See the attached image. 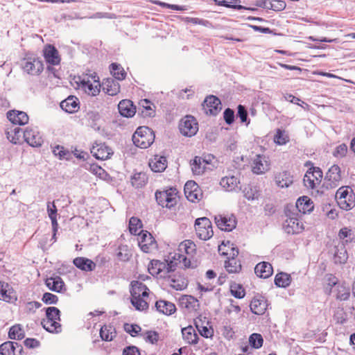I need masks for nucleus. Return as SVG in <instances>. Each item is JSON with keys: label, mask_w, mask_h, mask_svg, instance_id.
Wrapping results in <instances>:
<instances>
[{"label": "nucleus", "mask_w": 355, "mask_h": 355, "mask_svg": "<svg viewBox=\"0 0 355 355\" xmlns=\"http://www.w3.org/2000/svg\"><path fill=\"white\" fill-rule=\"evenodd\" d=\"M131 303L137 310L144 311L148 309V304L146 298L148 297V288L139 281L131 282Z\"/></svg>", "instance_id": "1"}, {"label": "nucleus", "mask_w": 355, "mask_h": 355, "mask_svg": "<svg viewBox=\"0 0 355 355\" xmlns=\"http://www.w3.org/2000/svg\"><path fill=\"white\" fill-rule=\"evenodd\" d=\"M155 140V134L153 131L146 127L141 126L137 129L132 135V141L134 144L141 148H147L151 146Z\"/></svg>", "instance_id": "2"}, {"label": "nucleus", "mask_w": 355, "mask_h": 355, "mask_svg": "<svg viewBox=\"0 0 355 355\" xmlns=\"http://www.w3.org/2000/svg\"><path fill=\"white\" fill-rule=\"evenodd\" d=\"M155 198L157 203L166 208H171L177 203V191L174 188L155 193Z\"/></svg>", "instance_id": "3"}, {"label": "nucleus", "mask_w": 355, "mask_h": 355, "mask_svg": "<svg viewBox=\"0 0 355 355\" xmlns=\"http://www.w3.org/2000/svg\"><path fill=\"white\" fill-rule=\"evenodd\" d=\"M195 230L198 238L204 241L209 239L214 234L211 223L207 217L199 218L196 220Z\"/></svg>", "instance_id": "4"}, {"label": "nucleus", "mask_w": 355, "mask_h": 355, "mask_svg": "<svg viewBox=\"0 0 355 355\" xmlns=\"http://www.w3.org/2000/svg\"><path fill=\"white\" fill-rule=\"evenodd\" d=\"M20 66L24 72L31 76H38L44 69L42 62L37 58H24Z\"/></svg>", "instance_id": "5"}, {"label": "nucleus", "mask_w": 355, "mask_h": 355, "mask_svg": "<svg viewBox=\"0 0 355 355\" xmlns=\"http://www.w3.org/2000/svg\"><path fill=\"white\" fill-rule=\"evenodd\" d=\"M270 162L269 158L263 155H256L251 162V168L253 173L262 175L270 170Z\"/></svg>", "instance_id": "6"}, {"label": "nucleus", "mask_w": 355, "mask_h": 355, "mask_svg": "<svg viewBox=\"0 0 355 355\" xmlns=\"http://www.w3.org/2000/svg\"><path fill=\"white\" fill-rule=\"evenodd\" d=\"M179 128L183 135L192 137L198 130V123L193 116L187 115L180 121Z\"/></svg>", "instance_id": "7"}, {"label": "nucleus", "mask_w": 355, "mask_h": 355, "mask_svg": "<svg viewBox=\"0 0 355 355\" xmlns=\"http://www.w3.org/2000/svg\"><path fill=\"white\" fill-rule=\"evenodd\" d=\"M340 180V168L338 165L334 164L328 170L324 180L323 186L327 189H334L339 185Z\"/></svg>", "instance_id": "8"}, {"label": "nucleus", "mask_w": 355, "mask_h": 355, "mask_svg": "<svg viewBox=\"0 0 355 355\" xmlns=\"http://www.w3.org/2000/svg\"><path fill=\"white\" fill-rule=\"evenodd\" d=\"M322 178V172L320 168H310L305 174L303 182L304 185L309 189H313L318 184Z\"/></svg>", "instance_id": "9"}, {"label": "nucleus", "mask_w": 355, "mask_h": 355, "mask_svg": "<svg viewBox=\"0 0 355 355\" xmlns=\"http://www.w3.org/2000/svg\"><path fill=\"white\" fill-rule=\"evenodd\" d=\"M202 107L205 114L216 115L221 110V103L215 96H209L205 99Z\"/></svg>", "instance_id": "10"}, {"label": "nucleus", "mask_w": 355, "mask_h": 355, "mask_svg": "<svg viewBox=\"0 0 355 355\" xmlns=\"http://www.w3.org/2000/svg\"><path fill=\"white\" fill-rule=\"evenodd\" d=\"M148 271L152 275H160V277L166 278V275L171 272L168 270L166 260L164 262L159 260H153L148 266Z\"/></svg>", "instance_id": "11"}, {"label": "nucleus", "mask_w": 355, "mask_h": 355, "mask_svg": "<svg viewBox=\"0 0 355 355\" xmlns=\"http://www.w3.org/2000/svg\"><path fill=\"white\" fill-rule=\"evenodd\" d=\"M181 253L182 252H180L178 253L175 252L173 254H170V255L168 257L166 261L168 265L169 271H175L178 264H180L186 268L190 266V259L184 257Z\"/></svg>", "instance_id": "12"}, {"label": "nucleus", "mask_w": 355, "mask_h": 355, "mask_svg": "<svg viewBox=\"0 0 355 355\" xmlns=\"http://www.w3.org/2000/svg\"><path fill=\"white\" fill-rule=\"evenodd\" d=\"M24 139L33 147L41 146L43 143L42 137L36 128H27L24 131Z\"/></svg>", "instance_id": "13"}, {"label": "nucleus", "mask_w": 355, "mask_h": 355, "mask_svg": "<svg viewBox=\"0 0 355 355\" xmlns=\"http://www.w3.org/2000/svg\"><path fill=\"white\" fill-rule=\"evenodd\" d=\"M79 86L86 94L92 96H96L100 93L101 87L98 80H91L89 78L83 79Z\"/></svg>", "instance_id": "14"}, {"label": "nucleus", "mask_w": 355, "mask_h": 355, "mask_svg": "<svg viewBox=\"0 0 355 355\" xmlns=\"http://www.w3.org/2000/svg\"><path fill=\"white\" fill-rule=\"evenodd\" d=\"M283 228L287 234H294L301 232L304 226L302 223L300 222L297 218L290 217L284 221Z\"/></svg>", "instance_id": "15"}, {"label": "nucleus", "mask_w": 355, "mask_h": 355, "mask_svg": "<svg viewBox=\"0 0 355 355\" xmlns=\"http://www.w3.org/2000/svg\"><path fill=\"white\" fill-rule=\"evenodd\" d=\"M17 295L13 288L8 284L0 282V300L12 303L17 300Z\"/></svg>", "instance_id": "16"}, {"label": "nucleus", "mask_w": 355, "mask_h": 355, "mask_svg": "<svg viewBox=\"0 0 355 355\" xmlns=\"http://www.w3.org/2000/svg\"><path fill=\"white\" fill-rule=\"evenodd\" d=\"M168 285L177 291H182L187 288V280L178 274H167L165 278Z\"/></svg>", "instance_id": "17"}, {"label": "nucleus", "mask_w": 355, "mask_h": 355, "mask_svg": "<svg viewBox=\"0 0 355 355\" xmlns=\"http://www.w3.org/2000/svg\"><path fill=\"white\" fill-rule=\"evenodd\" d=\"M22 347L16 342L7 341L0 345L1 355H20Z\"/></svg>", "instance_id": "18"}, {"label": "nucleus", "mask_w": 355, "mask_h": 355, "mask_svg": "<svg viewBox=\"0 0 355 355\" xmlns=\"http://www.w3.org/2000/svg\"><path fill=\"white\" fill-rule=\"evenodd\" d=\"M91 153L98 159L105 160L113 153L112 150L103 144H96L91 148Z\"/></svg>", "instance_id": "19"}, {"label": "nucleus", "mask_w": 355, "mask_h": 355, "mask_svg": "<svg viewBox=\"0 0 355 355\" xmlns=\"http://www.w3.org/2000/svg\"><path fill=\"white\" fill-rule=\"evenodd\" d=\"M7 117L12 123L19 125H24L28 123L29 119L26 112L18 110L8 112Z\"/></svg>", "instance_id": "20"}, {"label": "nucleus", "mask_w": 355, "mask_h": 355, "mask_svg": "<svg viewBox=\"0 0 355 355\" xmlns=\"http://www.w3.org/2000/svg\"><path fill=\"white\" fill-rule=\"evenodd\" d=\"M239 184V180L234 175L225 176L220 182V184L227 191H237L240 190Z\"/></svg>", "instance_id": "21"}, {"label": "nucleus", "mask_w": 355, "mask_h": 355, "mask_svg": "<svg viewBox=\"0 0 355 355\" xmlns=\"http://www.w3.org/2000/svg\"><path fill=\"white\" fill-rule=\"evenodd\" d=\"M138 243L141 250L144 252H149L155 245V239L150 233L142 232L138 234Z\"/></svg>", "instance_id": "22"}, {"label": "nucleus", "mask_w": 355, "mask_h": 355, "mask_svg": "<svg viewBox=\"0 0 355 355\" xmlns=\"http://www.w3.org/2000/svg\"><path fill=\"white\" fill-rule=\"evenodd\" d=\"M102 87L103 92L110 96H115L120 92V85L113 78L104 80L102 83Z\"/></svg>", "instance_id": "23"}, {"label": "nucleus", "mask_w": 355, "mask_h": 355, "mask_svg": "<svg viewBox=\"0 0 355 355\" xmlns=\"http://www.w3.org/2000/svg\"><path fill=\"white\" fill-rule=\"evenodd\" d=\"M44 57L46 62L57 65L60 62L58 51L52 45H47L44 49Z\"/></svg>", "instance_id": "24"}, {"label": "nucleus", "mask_w": 355, "mask_h": 355, "mask_svg": "<svg viewBox=\"0 0 355 355\" xmlns=\"http://www.w3.org/2000/svg\"><path fill=\"white\" fill-rule=\"evenodd\" d=\"M266 300L263 297H254L250 303L251 311L257 315H262L267 309Z\"/></svg>", "instance_id": "25"}, {"label": "nucleus", "mask_w": 355, "mask_h": 355, "mask_svg": "<svg viewBox=\"0 0 355 355\" xmlns=\"http://www.w3.org/2000/svg\"><path fill=\"white\" fill-rule=\"evenodd\" d=\"M119 112L123 116L132 117L136 112L135 107L130 100H122L118 105Z\"/></svg>", "instance_id": "26"}, {"label": "nucleus", "mask_w": 355, "mask_h": 355, "mask_svg": "<svg viewBox=\"0 0 355 355\" xmlns=\"http://www.w3.org/2000/svg\"><path fill=\"white\" fill-rule=\"evenodd\" d=\"M215 223L218 228L224 231H232L236 227V221L234 218L222 216H215Z\"/></svg>", "instance_id": "27"}, {"label": "nucleus", "mask_w": 355, "mask_h": 355, "mask_svg": "<svg viewBox=\"0 0 355 355\" xmlns=\"http://www.w3.org/2000/svg\"><path fill=\"white\" fill-rule=\"evenodd\" d=\"M149 166L154 172H162L167 166L166 158L164 156L155 155L150 160Z\"/></svg>", "instance_id": "28"}, {"label": "nucleus", "mask_w": 355, "mask_h": 355, "mask_svg": "<svg viewBox=\"0 0 355 355\" xmlns=\"http://www.w3.org/2000/svg\"><path fill=\"white\" fill-rule=\"evenodd\" d=\"M272 272L273 270L271 264L266 261L259 263L254 268L255 274L258 277L263 279L270 277Z\"/></svg>", "instance_id": "29"}, {"label": "nucleus", "mask_w": 355, "mask_h": 355, "mask_svg": "<svg viewBox=\"0 0 355 355\" xmlns=\"http://www.w3.org/2000/svg\"><path fill=\"white\" fill-rule=\"evenodd\" d=\"M60 107L66 112L73 113L79 108L78 99L73 96H70L60 103Z\"/></svg>", "instance_id": "30"}, {"label": "nucleus", "mask_w": 355, "mask_h": 355, "mask_svg": "<svg viewBox=\"0 0 355 355\" xmlns=\"http://www.w3.org/2000/svg\"><path fill=\"white\" fill-rule=\"evenodd\" d=\"M73 263L78 268L87 272L92 271L96 268L95 263L85 257H77Z\"/></svg>", "instance_id": "31"}, {"label": "nucleus", "mask_w": 355, "mask_h": 355, "mask_svg": "<svg viewBox=\"0 0 355 355\" xmlns=\"http://www.w3.org/2000/svg\"><path fill=\"white\" fill-rule=\"evenodd\" d=\"M46 286L52 291L60 293L64 286V283L59 276L47 278L45 281Z\"/></svg>", "instance_id": "32"}, {"label": "nucleus", "mask_w": 355, "mask_h": 355, "mask_svg": "<svg viewBox=\"0 0 355 355\" xmlns=\"http://www.w3.org/2000/svg\"><path fill=\"white\" fill-rule=\"evenodd\" d=\"M275 180L276 184L281 188H287L293 183V177L286 171L277 173Z\"/></svg>", "instance_id": "33"}, {"label": "nucleus", "mask_w": 355, "mask_h": 355, "mask_svg": "<svg viewBox=\"0 0 355 355\" xmlns=\"http://www.w3.org/2000/svg\"><path fill=\"white\" fill-rule=\"evenodd\" d=\"M296 207L299 211L306 214L313 210V205L309 197L302 196L297 200Z\"/></svg>", "instance_id": "34"}, {"label": "nucleus", "mask_w": 355, "mask_h": 355, "mask_svg": "<svg viewBox=\"0 0 355 355\" xmlns=\"http://www.w3.org/2000/svg\"><path fill=\"white\" fill-rule=\"evenodd\" d=\"M348 259L347 252L344 246L338 247L335 249L333 261L336 265L345 264Z\"/></svg>", "instance_id": "35"}, {"label": "nucleus", "mask_w": 355, "mask_h": 355, "mask_svg": "<svg viewBox=\"0 0 355 355\" xmlns=\"http://www.w3.org/2000/svg\"><path fill=\"white\" fill-rule=\"evenodd\" d=\"M157 310L166 315H171L176 311L173 303L166 300H159L156 302Z\"/></svg>", "instance_id": "36"}, {"label": "nucleus", "mask_w": 355, "mask_h": 355, "mask_svg": "<svg viewBox=\"0 0 355 355\" xmlns=\"http://www.w3.org/2000/svg\"><path fill=\"white\" fill-rule=\"evenodd\" d=\"M181 306L187 309L189 311H196L199 307V303L197 299L191 295H185L180 300Z\"/></svg>", "instance_id": "37"}, {"label": "nucleus", "mask_w": 355, "mask_h": 355, "mask_svg": "<svg viewBox=\"0 0 355 355\" xmlns=\"http://www.w3.org/2000/svg\"><path fill=\"white\" fill-rule=\"evenodd\" d=\"M209 161L200 157H195L193 162L191 163V170L195 175H201L204 173L206 164Z\"/></svg>", "instance_id": "38"}, {"label": "nucleus", "mask_w": 355, "mask_h": 355, "mask_svg": "<svg viewBox=\"0 0 355 355\" xmlns=\"http://www.w3.org/2000/svg\"><path fill=\"white\" fill-rule=\"evenodd\" d=\"M182 337L189 344H195L198 338V334L194 328L191 326L183 328L182 329Z\"/></svg>", "instance_id": "39"}, {"label": "nucleus", "mask_w": 355, "mask_h": 355, "mask_svg": "<svg viewBox=\"0 0 355 355\" xmlns=\"http://www.w3.org/2000/svg\"><path fill=\"white\" fill-rule=\"evenodd\" d=\"M47 213L49 215V217L50 218L51 220L52 227L53 230L54 232V236L55 235V232L58 230V222H57V208L55 205L54 202H47Z\"/></svg>", "instance_id": "40"}, {"label": "nucleus", "mask_w": 355, "mask_h": 355, "mask_svg": "<svg viewBox=\"0 0 355 355\" xmlns=\"http://www.w3.org/2000/svg\"><path fill=\"white\" fill-rule=\"evenodd\" d=\"M41 324L44 329L50 333H59L61 331V325L58 321L44 318L42 320Z\"/></svg>", "instance_id": "41"}, {"label": "nucleus", "mask_w": 355, "mask_h": 355, "mask_svg": "<svg viewBox=\"0 0 355 355\" xmlns=\"http://www.w3.org/2000/svg\"><path fill=\"white\" fill-rule=\"evenodd\" d=\"M100 336L102 340L111 341L116 336V331L112 325H104L100 330Z\"/></svg>", "instance_id": "42"}, {"label": "nucleus", "mask_w": 355, "mask_h": 355, "mask_svg": "<svg viewBox=\"0 0 355 355\" xmlns=\"http://www.w3.org/2000/svg\"><path fill=\"white\" fill-rule=\"evenodd\" d=\"M8 139L12 144H18L21 141L24 131L20 128L10 129L6 132Z\"/></svg>", "instance_id": "43"}, {"label": "nucleus", "mask_w": 355, "mask_h": 355, "mask_svg": "<svg viewBox=\"0 0 355 355\" xmlns=\"http://www.w3.org/2000/svg\"><path fill=\"white\" fill-rule=\"evenodd\" d=\"M291 282V276L287 273L279 272L275 276V283L278 287L286 288L290 285Z\"/></svg>", "instance_id": "44"}, {"label": "nucleus", "mask_w": 355, "mask_h": 355, "mask_svg": "<svg viewBox=\"0 0 355 355\" xmlns=\"http://www.w3.org/2000/svg\"><path fill=\"white\" fill-rule=\"evenodd\" d=\"M180 252H185L188 255H192L196 252V245L190 240H185L178 246Z\"/></svg>", "instance_id": "45"}, {"label": "nucleus", "mask_w": 355, "mask_h": 355, "mask_svg": "<svg viewBox=\"0 0 355 355\" xmlns=\"http://www.w3.org/2000/svg\"><path fill=\"white\" fill-rule=\"evenodd\" d=\"M8 336L10 339L21 340L24 338L25 332L20 324H15L10 327Z\"/></svg>", "instance_id": "46"}, {"label": "nucleus", "mask_w": 355, "mask_h": 355, "mask_svg": "<svg viewBox=\"0 0 355 355\" xmlns=\"http://www.w3.org/2000/svg\"><path fill=\"white\" fill-rule=\"evenodd\" d=\"M225 267L229 273H236L241 270V263L236 259H230L225 261Z\"/></svg>", "instance_id": "47"}, {"label": "nucleus", "mask_w": 355, "mask_h": 355, "mask_svg": "<svg viewBox=\"0 0 355 355\" xmlns=\"http://www.w3.org/2000/svg\"><path fill=\"white\" fill-rule=\"evenodd\" d=\"M244 197L248 200H257L259 197V192L255 187L248 186L243 189Z\"/></svg>", "instance_id": "48"}, {"label": "nucleus", "mask_w": 355, "mask_h": 355, "mask_svg": "<svg viewBox=\"0 0 355 355\" xmlns=\"http://www.w3.org/2000/svg\"><path fill=\"white\" fill-rule=\"evenodd\" d=\"M231 294L236 298L242 299L245 295V291L243 287L237 283H232L230 285Z\"/></svg>", "instance_id": "49"}, {"label": "nucleus", "mask_w": 355, "mask_h": 355, "mask_svg": "<svg viewBox=\"0 0 355 355\" xmlns=\"http://www.w3.org/2000/svg\"><path fill=\"white\" fill-rule=\"evenodd\" d=\"M110 71L114 78L121 80L125 78V73L123 69L116 63H112L110 66Z\"/></svg>", "instance_id": "50"}, {"label": "nucleus", "mask_w": 355, "mask_h": 355, "mask_svg": "<svg viewBox=\"0 0 355 355\" xmlns=\"http://www.w3.org/2000/svg\"><path fill=\"white\" fill-rule=\"evenodd\" d=\"M337 202L341 209L349 210L355 206V197L354 195H351L349 198L338 200Z\"/></svg>", "instance_id": "51"}, {"label": "nucleus", "mask_w": 355, "mask_h": 355, "mask_svg": "<svg viewBox=\"0 0 355 355\" xmlns=\"http://www.w3.org/2000/svg\"><path fill=\"white\" fill-rule=\"evenodd\" d=\"M131 256L130 250L127 245H121L118 248L116 257L119 261H126Z\"/></svg>", "instance_id": "52"}, {"label": "nucleus", "mask_w": 355, "mask_h": 355, "mask_svg": "<svg viewBox=\"0 0 355 355\" xmlns=\"http://www.w3.org/2000/svg\"><path fill=\"white\" fill-rule=\"evenodd\" d=\"M46 319L49 320H55L59 322L60 320V311L55 306H50L46 309Z\"/></svg>", "instance_id": "53"}, {"label": "nucleus", "mask_w": 355, "mask_h": 355, "mask_svg": "<svg viewBox=\"0 0 355 355\" xmlns=\"http://www.w3.org/2000/svg\"><path fill=\"white\" fill-rule=\"evenodd\" d=\"M229 245L228 248H230V251L227 250L226 252L223 251V249L221 246H219L218 251L221 252L223 255H225L227 257V259H236V257L239 254V250L237 248L234 247L232 243H230L229 241L227 242Z\"/></svg>", "instance_id": "54"}, {"label": "nucleus", "mask_w": 355, "mask_h": 355, "mask_svg": "<svg viewBox=\"0 0 355 355\" xmlns=\"http://www.w3.org/2000/svg\"><path fill=\"white\" fill-rule=\"evenodd\" d=\"M141 220L135 217H132L129 221V230L132 234L137 235L140 234L139 230L141 227Z\"/></svg>", "instance_id": "55"}, {"label": "nucleus", "mask_w": 355, "mask_h": 355, "mask_svg": "<svg viewBox=\"0 0 355 355\" xmlns=\"http://www.w3.org/2000/svg\"><path fill=\"white\" fill-rule=\"evenodd\" d=\"M146 176L144 173H136L132 178V184L135 187H141L146 182Z\"/></svg>", "instance_id": "56"}, {"label": "nucleus", "mask_w": 355, "mask_h": 355, "mask_svg": "<svg viewBox=\"0 0 355 355\" xmlns=\"http://www.w3.org/2000/svg\"><path fill=\"white\" fill-rule=\"evenodd\" d=\"M275 142L279 145L286 144L289 141V137L285 131L278 129L274 138Z\"/></svg>", "instance_id": "57"}, {"label": "nucleus", "mask_w": 355, "mask_h": 355, "mask_svg": "<svg viewBox=\"0 0 355 355\" xmlns=\"http://www.w3.org/2000/svg\"><path fill=\"white\" fill-rule=\"evenodd\" d=\"M263 338L261 334H252L249 338V343L256 349L260 348L263 345Z\"/></svg>", "instance_id": "58"}, {"label": "nucleus", "mask_w": 355, "mask_h": 355, "mask_svg": "<svg viewBox=\"0 0 355 355\" xmlns=\"http://www.w3.org/2000/svg\"><path fill=\"white\" fill-rule=\"evenodd\" d=\"M351 195H354V194H353L352 190L350 189L349 187H342L337 190L336 193V198L337 201H338V200H341L345 198H349Z\"/></svg>", "instance_id": "59"}, {"label": "nucleus", "mask_w": 355, "mask_h": 355, "mask_svg": "<svg viewBox=\"0 0 355 355\" xmlns=\"http://www.w3.org/2000/svg\"><path fill=\"white\" fill-rule=\"evenodd\" d=\"M347 153V146L345 144H340L338 146L333 153V155L336 158L344 157Z\"/></svg>", "instance_id": "60"}, {"label": "nucleus", "mask_w": 355, "mask_h": 355, "mask_svg": "<svg viewBox=\"0 0 355 355\" xmlns=\"http://www.w3.org/2000/svg\"><path fill=\"white\" fill-rule=\"evenodd\" d=\"M53 153L55 156L59 157L60 159H68L67 156L70 155L68 150H66L64 147L60 146H55L53 150Z\"/></svg>", "instance_id": "61"}, {"label": "nucleus", "mask_w": 355, "mask_h": 355, "mask_svg": "<svg viewBox=\"0 0 355 355\" xmlns=\"http://www.w3.org/2000/svg\"><path fill=\"white\" fill-rule=\"evenodd\" d=\"M349 289L345 286H339L338 288L337 298L340 300H347L349 297Z\"/></svg>", "instance_id": "62"}, {"label": "nucleus", "mask_w": 355, "mask_h": 355, "mask_svg": "<svg viewBox=\"0 0 355 355\" xmlns=\"http://www.w3.org/2000/svg\"><path fill=\"white\" fill-rule=\"evenodd\" d=\"M42 301L47 304H55L58 301V297L52 293H45L42 297Z\"/></svg>", "instance_id": "63"}, {"label": "nucleus", "mask_w": 355, "mask_h": 355, "mask_svg": "<svg viewBox=\"0 0 355 355\" xmlns=\"http://www.w3.org/2000/svg\"><path fill=\"white\" fill-rule=\"evenodd\" d=\"M187 198L191 202H195L196 200H199L201 197V193L199 188L196 190L191 191H187L185 193Z\"/></svg>", "instance_id": "64"}]
</instances>
